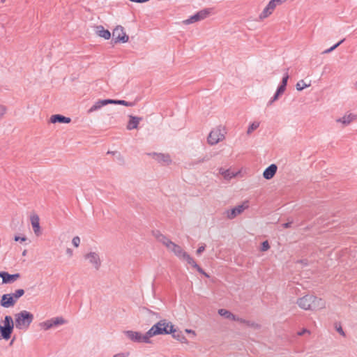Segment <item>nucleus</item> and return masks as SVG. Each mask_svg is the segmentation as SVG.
Wrapping results in <instances>:
<instances>
[{"mask_svg":"<svg viewBox=\"0 0 357 357\" xmlns=\"http://www.w3.org/2000/svg\"><path fill=\"white\" fill-rule=\"evenodd\" d=\"M112 40L115 43H127L129 37L124 31V29L121 26H117L112 32Z\"/></svg>","mask_w":357,"mask_h":357,"instance_id":"1a4fd4ad","label":"nucleus"},{"mask_svg":"<svg viewBox=\"0 0 357 357\" xmlns=\"http://www.w3.org/2000/svg\"><path fill=\"white\" fill-rule=\"evenodd\" d=\"M311 85V82L308 84L305 83L304 80L301 79L298 81L296 85V88L298 91H302L305 88L309 87Z\"/></svg>","mask_w":357,"mask_h":357,"instance_id":"cd10ccee","label":"nucleus"},{"mask_svg":"<svg viewBox=\"0 0 357 357\" xmlns=\"http://www.w3.org/2000/svg\"><path fill=\"white\" fill-rule=\"evenodd\" d=\"M248 207V204H243L241 205H238L230 210H227L225 211V214L227 218L229 220H232L235 218L237 215H240L243 212V211Z\"/></svg>","mask_w":357,"mask_h":357,"instance_id":"9b49d317","label":"nucleus"},{"mask_svg":"<svg viewBox=\"0 0 357 357\" xmlns=\"http://www.w3.org/2000/svg\"><path fill=\"white\" fill-rule=\"evenodd\" d=\"M4 1H5V0H1V2H4Z\"/></svg>","mask_w":357,"mask_h":357,"instance_id":"13d9d810","label":"nucleus"},{"mask_svg":"<svg viewBox=\"0 0 357 357\" xmlns=\"http://www.w3.org/2000/svg\"><path fill=\"white\" fill-rule=\"evenodd\" d=\"M174 332V325L166 319H162L154 324L147 332L146 335L151 337L158 335H167Z\"/></svg>","mask_w":357,"mask_h":357,"instance_id":"7ed1b4c3","label":"nucleus"},{"mask_svg":"<svg viewBox=\"0 0 357 357\" xmlns=\"http://www.w3.org/2000/svg\"><path fill=\"white\" fill-rule=\"evenodd\" d=\"M285 89H286V86L280 84L278 87L276 92H278V94L282 95L284 92Z\"/></svg>","mask_w":357,"mask_h":357,"instance_id":"79ce46f5","label":"nucleus"},{"mask_svg":"<svg viewBox=\"0 0 357 357\" xmlns=\"http://www.w3.org/2000/svg\"><path fill=\"white\" fill-rule=\"evenodd\" d=\"M283 2L284 0H271L259 15V19L262 20L268 17L273 13L276 7L281 5Z\"/></svg>","mask_w":357,"mask_h":357,"instance_id":"6e6552de","label":"nucleus"},{"mask_svg":"<svg viewBox=\"0 0 357 357\" xmlns=\"http://www.w3.org/2000/svg\"><path fill=\"white\" fill-rule=\"evenodd\" d=\"M3 323V326H0V333L3 339L8 340L14 328L13 320L10 316H6Z\"/></svg>","mask_w":357,"mask_h":357,"instance_id":"39448f33","label":"nucleus"},{"mask_svg":"<svg viewBox=\"0 0 357 357\" xmlns=\"http://www.w3.org/2000/svg\"><path fill=\"white\" fill-rule=\"evenodd\" d=\"M95 33L98 36L103 38L105 40H108L111 37V33L107 29H105L101 25L96 26L94 27Z\"/></svg>","mask_w":357,"mask_h":357,"instance_id":"4468645a","label":"nucleus"},{"mask_svg":"<svg viewBox=\"0 0 357 357\" xmlns=\"http://www.w3.org/2000/svg\"><path fill=\"white\" fill-rule=\"evenodd\" d=\"M129 355H130V352H128V351L121 352V353H118L116 354H114L113 356V357H128Z\"/></svg>","mask_w":357,"mask_h":357,"instance_id":"ea45409f","label":"nucleus"},{"mask_svg":"<svg viewBox=\"0 0 357 357\" xmlns=\"http://www.w3.org/2000/svg\"><path fill=\"white\" fill-rule=\"evenodd\" d=\"M211 158V156L208 155H204V157L202 158H199L197 160H195L192 162V164L193 165H197V164H199V163H202V162H207L210 160Z\"/></svg>","mask_w":357,"mask_h":357,"instance_id":"72a5a7b5","label":"nucleus"},{"mask_svg":"<svg viewBox=\"0 0 357 357\" xmlns=\"http://www.w3.org/2000/svg\"><path fill=\"white\" fill-rule=\"evenodd\" d=\"M125 335L127 336L128 338H129L130 340H132L134 342L137 343H147L150 344L151 343V340L149 339V336L146 335V333L144 334H142L140 332L137 331H124Z\"/></svg>","mask_w":357,"mask_h":357,"instance_id":"0eeeda50","label":"nucleus"},{"mask_svg":"<svg viewBox=\"0 0 357 357\" xmlns=\"http://www.w3.org/2000/svg\"><path fill=\"white\" fill-rule=\"evenodd\" d=\"M70 121H71V119L70 118L66 117L61 114H54V115H52L50 118V122L52 123H68Z\"/></svg>","mask_w":357,"mask_h":357,"instance_id":"aec40b11","label":"nucleus"},{"mask_svg":"<svg viewBox=\"0 0 357 357\" xmlns=\"http://www.w3.org/2000/svg\"><path fill=\"white\" fill-rule=\"evenodd\" d=\"M269 248H270V245H269L268 242L267 241H265L261 243L260 250L262 252H265V251H267Z\"/></svg>","mask_w":357,"mask_h":357,"instance_id":"c9c22d12","label":"nucleus"},{"mask_svg":"<svg viewBox=\"0 0 357 357\" xmlns=\"http://www.w3.org/2000/svg\"><path fill=\"white\" fill-rule=\"evenodd\" d=\"M170 334L172 335V337L181 342H184L186 339L185 337L181 334V332H177L176 330L174 328V332L171 333Z\"/></svg>","mask_w":357,"mask_h":357,"instance_id":"c85d7f7f","label":"nucleus"},{"mask_svg":"<svg viewBox=\"0 0 357 357\" xmlns=\"http://www.w3.org/2000/svg\"><path fill=\"white\" fill-rule=\"evenodd\" d=\"M72 243L73 245L77 248L79 245V243H80V238L79 236H75L73 237V240H72Z\"/></svg>","mask_w":357,"mask_h":357,"instance_id":"e433bc0d","label":"nucleus"},{"mask_svg":"<svg viewBox=\"0 0 357 357\" xmlns=\"http://www.w3.org/2000/svg\"><path fill=\"white\" fill-rule=\"evenodd\" d=\"M291 223H292L291 222H287V223H284V224H282V227H283L284 228H289V227H290V226H291Z\"/></svg>","mask_w":357,"mask_h":357,"instance_id":"09e8293b","label":"nucleus"},{"mask_svg":"<svg viewBox=\"0 0 357 357\" xmlns=\"http://www.w3.org/2000/svg\"><path fill=\"white\" fill-rule=\"evenodd\" d=\"M336 331L342 336H345V333L340 325L335 324Z\"/></svg>","mask_w":357,"mask_h":357,"instance_id":"37998d69","label":"nucleus"},{"mask_svg":"<svg viewBox=\"0 0 357 357\" xmlns=\"http://www.w3.org/2000/svg\"><path fill=\"white\" fill-rule=\"evenodd\" d=\"M7 111L4 105H0V119H1Z\"/></svg>","mask_w":357,"mask_h":357,"instance_id":"58836bf2","label":"nucleus"},{"mask_svg":"<svg viewBox=\"0 0 357 357\" xmlns=\"http://www.w3.org/2000/svg\"><path fill=\"white\" fill-rule=\"evenodd\" d=\"M24 294V291L22 289H19L16 290L13 294L11 295L13 296V298L15 300V301L20 298L22 296H23Z\"/></svg>","mask_w":357,"mask_h":357,"instance_id":"2f4dec72","label":"nucleus"},{"mask_svg":"<svg viewBox=\"0 0 357 357\" xmlns=\"http://www.w3.org/2000/svg\"><path fill=\"white\" fill-rule=\"evenodd\" d=\"M205 248H206V245L205 244H202L201 246L199 247V248L196 251V254L197 255H200L204 250H205Z\"/></svg>","mask_w":357,"mask_h":357,"instance_id":"a19ab883","label":"nucleus"},{"mask_svg":"<svg viewBox=\"0 0 357 357\" xmlns=\"http://www.w3.org/2000/svg\"><path fill=\"white\" fill-rule=\"evenodd\" d=\"M31 222L35 234L38 236L41 234L40 227V219L37 215H34L31 218Z\"/></svg>","mask_w":357,"mask_h":357,"instance_id":"dca6fc26","label":"nucleus"},{"mask_svg":"<svg viewBox=\"0 0 357 357\" xmlns=\"http://www.w3.org/2000/svg\"><path fill=\"white\" fill-rule=\"evenodd\" d=\"M0 303L2 307L8 308L15 305V300L11 294H3Z\"/></svg>","mask_w":357,"mask_h":357,"instance_id":"ddd939ff","label":"nucleus"},{"mask_svg":"<svg viewBox=\"0 0 357 357\" xmlns=\"http://www.w3.org/2000/svg\"><path fill=\"white\" fill-rule=\"evenodd\" d=\"M197 271H198V272H199L200 274H202V275H204L206 277H208V278L209 277V275H208L206 273H205V272H204V269L200 268V269H197Z\"/></svg>","mask_w":357,"mask_h":357,"instance_id":"de8ad7c7","label":"nucleus"},{"mask_svg":"<svg viewBox=\"0 0 357 357\" xmlns=\"http://www.w3.org/2000/svg\"><path fill=\"white\" fill-rule=\"evenodd\" d=\"M275 101H276V100L273 97H272L271 99L268 102V106L271 105Z\"/></svg>","mask_w":357,"mask_h":357,"instance_id":"3c124183","label":"nucleus"},{"mask_svg":"<svg viewBox=\"0 0 357 357\" xmlns=\"http://www.w3.org/2000/svg\"><path fill=\"white\" fill-rule=\"evenodd\" d=\"M246 325L250 328H253L255 329H259L260 328V325L257 324V323H255L253 321H246Z\"/></svg>","mask_w":357,"mask_h":357,"instance_id":"f704fd0d","label":"nucleus"},{"mask_svg":"<svg viewBox=\"0 0 357 357\" xmlns=\"http://www.w3.org/2000/svg\"><path fill=\"white\" fill-rule=\"evenodd\" d=\"M109 102H110L109 104L121 105H125V106H127V107H132V106L134 105L133 102H127V101L123 100H112V99H109Z\"/></svg>","mask_w":357,"mask_h":357,"instance_id":"bb28decb","label":"nucleus"},{"mask_svg":"<svg viewBox=\"0 0 357 357\" xmlns=\"http://www.w3.org/2000/svg\"><path fill=\"white\" fill-rule=\"evenodd\" d=\"M84 259L88 263L96 268H98L101 266V259L100 255L97 252H90L84 255Z\"/></svg>","mask_w":357,"mask_h":357,"instance_id":"9d476101","label":"nucleus"},{"mask_svg":"<svg viewBox=\"0 0 357 357\" xmlns=\"http://www.w3.org/2000/svg\"><path fill=\"white\" fill-rule=\"evenodd\" d=\"M142 119L141 117L130 115L129 116V121L128 123L126 128L128 130H131L137 128L138 125H139V122L142 121Z\"/></svg>","mask_w":357,"mask_h":357,"instance_id":"2eb2a0df","label":"nucleus"},{"mask_svg":"<svg viewBox=\"0 0 357 357\" xmlns=\"http://www.w3.org/2000/svg\"><path fill=\"white\" fill-rule=\"evenodd\" d=\"M34 319L33 314L26 310H22L15 314V325L19 330L26 331Z\"/></svg>","mask_w":357,"mask_h":357,"instance_id":"20e7f679","label":"nucleus"},{"mask_svg":"<svg viewBox=\"0 0 357 357\" xmlns=\"http://www.w3.org/2000/svg\"><path fill=\"white\" fill-rule=\"evenodd\" d=\"M259 122H256V121L253 122L248 127V130H247V134L250 135L253 131L257 130L259 128Z\"/></svg>","mask_w":357,"mask_h":357,"instance_id":"c756f323","label":"nucleus"},{"mask_svg":"<svg viewBox=\"0 0 357 357\" xmlns=\"http://www.w3.org/2000/svg\"><path fill=\"white\" fill-rule=\"evenodd\" d=\"M0 277L2 278L3 283H11L19 278L20 275L17 273L10 275L6 272H0Z\"/></svg>","mask_w":357,"mask_h":357,"instance_id":"a211bd4d","label":"nucleus"},{"mask_svg":"<svg viewBox=\"0 0 357 357\" xmlns=\"http://www.w3.org/2000/svg\"><path fill=\"white\" fill-rule=\"evenodd\" d=\"M39 326L41 329H43L44 331H47V330H50L52 328L49 319L46 320L45 321L40 322L39 324Z\"/></svg>","mask_w":357,"mask_h":357,"instance_id":"7c9ffc66","label":"nucleus"},{"mask_svg":"<svg viewBox=\"0 0 357 357\" xmlns=\"http://www.w3.org/2000/svg\"><path fill=\"white\" fill-rule=\"evenodd\" d=\"M110 102H109V99H106V100H99L98 101H97L89 110H88V113L90 114V113H92L96 110H98L100 109L101 107H102L103 106H105L108 104H109Z\"/></svg>","mask_w":357,"mask_h":357,"instance_id":"6ab92c4d","label":"nucleus"},{"mask_svg":"<svg viewBox=\"0 0 357 357\" xmlns=\"http://www.w3.org/2000/svg\"><path fill=\"white\" fill-rule=\"evenodd\" d=\"M287 0H284V2H285Z\"/></svg>","mask_w":357,"mask_h":357,"instance_id":"bf43d9fd","label":"nucleus"},{"mask_svg":"<svg viewBox=\"0 0 357 357\" xmlns=\"http://www.w3.org/2000/svg\"><path fill=\"white\" fill-rule=\"evenodd\" d=\"M303 264H304L305 266H307V265H308V264H307V260H305V261H304Z\"/></svg>","mask_w":357,"mask_h":357,"instance_id":"4d7b16f0","label":"nucleus"},{"mask_svg":"<svg viewBox=\"0 0 357 357\" xmlns=\"http://www.w3.org/2000/svg\"><path fill=\"white\" fill-rule=\"evenodd\" d=\"M156 239L166 247L168 251L172 252L179 259L186 261L192 268H200L195 261L192 257L188 255L180 245L172 242L168 237L159 231L155 235Z\"/></svg>","mask_w":357,"mask_h":357,"instance_id":"f257e3e1","label":"nucleus"},{"mask_svg":"<svg viewBox=\"0 0 357 357\" xmlns=\"http://www.w3.org/2000/svg\"><path fill=\"white\" fill-rule=\"evenodd\" d=\"M146 312L149 314H151V315H153V316H155L156 318H159L160 316L158 313H155V312H152L151 310H149V309H145Z\"/></svg>","mask_w":357,"mask_h":357,"instance_id":"c03bdc74","label":"nucleus"},{"mask_svg":"<svg viewBox=\"0 0 357 357\" xmlns=\"http://www.w3.org/2000/svg\"><path fill=\"white\" fill-rule=\"evenodd\" d=\"M218 171L219 174H221L223 176V178L227 181H229L230 179L236 176V173L231 172L229 169H225L222 167L220 168Z\"/></svg>","mask_w":357,"mask_h":357,"instance_id":"5701e85b","label":"nucleus"},{"mask_svg":"<svg viewBox=\"0 0 357 357\" xmlns=\"http://www.w3.org/2000/svg\"><path fill=\"white\" fill-rule=\"evenodd\" d=\"M51 328H56L61 325L66 324L67 321L62 317H56L49 319Z\"/></svg>","mask_w":357,"mask_h":357,"instance_id":"412c9836","label":"nucleus"},{"mask_svg":"<svg viewBox=\"0 0 357 357\" xmlns=\"http://www.w3.org/2000/svg\"><path fill=\"white\" fill-rule=\"evenodd\" d=\"M289 78V76L287 73V72L284 74V77H282L281 85L287 86L288 79Z\"/></svg>","mask_w":357,"mask_h":357,"instance_id":"4c0bfd02","label":"nucleus"},{"mask_svg":"<svg viewBox=\"0 0 357 357\" xmlns=\"http://www.w3.org/2000/svg\"><path fill=\"white\" fill-rule=\"evenodd\" d=\"M277 169L278 167L276 165H271L264 170L263 173L264 177L267 180L271 179L275 176Z\"/></svg>","mask_w":357,"mask_h":357,"instance_id":"f3484780","label":"nucleus"},{"mask_svg":"<svg viewBox=\"0 0 357 357\" xmlns=\"http://www.w3.org/2000/svg\"><path fill=\"white\" fill-rule=\"evenodd\" d=\"M185 332L188 333H192L195 334V332L193 331H192V330H190V329H186Z\"/></svg>","mask_w":357,"mask_h":357,"instance_id":"5fc2aeb1","label":"nucleus"},{"mask_svg":"<svg viewBox=\"0 0 357 357\" xmlns=\"http://www.w3.org/2000/svg\"><path fill=\"white\" fill-rule=\"evenodd\" d=\"M236 321H239V322H241L242 324H246V321H248L247 320L241 319V318H239V320H236Z\"/></svg>","mask_w":357,"mask_h":357,"instance_id":"603ef678","label":"nucleus"},{"mask_svg":"<svg viewBox=\"0 0 357 357\" xmlns=\"http://www.w3.org/2000/svg\"><path fill=\"white\" fill-rule=\"evenodd\" d=\"M212 8H204L198 11L197 13L199 16L200 21L205 20L210 16L212 12Z\"/></svg>","mask_w":357,"mask_h":357,"instance_id":"393cba45","label":"nucleus"},{"mask_svg":"<svg viewBox=\"0 0 357 357\" xmlns=\"http://www.w3.org/2000/svg\"><path fill=\"white\" fill-rule=\"evenodd\" d=\"M280 95L281 94H278V92H275V93L274 94V96L273 97L277 100L279 98Z\"/></svg>","mask_w":357,"mask_h":357,"instance_id":"864d4df0","label":"nucleus"},{"mask_svg":"<svg viewBox=\"0 0 357 357\" xmlns=\"http://www.w3.org/2000/svg\"><path fill=\"white\" fill-rule=\"evenodd\" d=\"M153 159L157 160L158 162L164 164H169L171 162L170 157L168 154L151 153H149Z\"/></svg>","mask_w":357,"mask_h":357,"instance_id":"f8f14e48","label":"nucleus"},{"mask_svg":"<svg viewBox=\"0 0 357 357\" xmlns=\"http://www.w3.org/2000/svg\"><path fill=\"white\" fill-rule=\"evenodd\" d=\"M218 314L220 316L224 317L225 318L229 319V320H233V321L239 320V317H236V315L232 314L231 312H229V310H225V309H220L218 310Z\"/></svg>","mask_w":357,"mask_h":357,"instance_id":"4be33fe9","label":"nucleus"},{"mask_svg":"<svg viewBox=\"0 0 357 357\" xmlns=\"http://www.w3.org/2000/svg\"><path fill=\"white\" fill-rule=\"evenodd\" d=\"M225 132L220 127L213 129L207 138V142L210 145H215L225 139Z\"/></svg>","mask_w":357,"mask_h":357,"instance_id":"423d86ee","label":"nucleus"},{"mask_svg":"<svg viewBox=\"0 0 357 357\" xmlns=\"http://www.w3.org/2000/svg\"><path fill=\"white\" fill-rule=\"evenodd\" d=\"M275 101H276V100L273 97H272L271 99L268 102V106L271 105Z\"/></svg>","mask_w":357,"mask_h":357,"instance_id":"8fccbe9b","label":"nucleus"},{"mask_svg":"<svg viewBox=\"0 0 357 357\" xmlns=\"http://www.w3.org/2000/svg\"><path fill=\"white\" fill-rule=\"evenodd\" d=\"M296 303L305 310H318L326 307V302L312 294H307L298 298Z\"/></svg>","mask_w":357,"mask_h":357,"instance_id":"f03ea898","label":"nucleus"},{"mask_svg":"<svg viewBox=\"0 0 357 357\" xmlns=\"http://www.w3.org/2000/svg\"><path fill=\"white\" fill-rule=\"evenodd\" d=\"M344 41V39L341 40L337 43L330 47L329 49H327L323 52V54H328L335 50L340 45H341Z\"/></svg>","mask_w":357,"mask_h":357,"instance_id":"473e14b6","label":"nucleus"},{"mask_svg":"<svg viewBox=\"0 0 357 357\" xmlns=\"http://www.w3.org/2000/svg\"><path fill=\"white\" fill-rule=\"evenodd\" d=\"M15 241H26V238L25 237H20V236H15Z\"/></svg>","mask_w":357,"mask_h":357,"instance_id":"49530a36","label":"nucleus"},{"mask_svg":"<svg viewBox=\"0 0 357 357\" xmlns=\"http://www.w3.org/2000/svg\"><path fill=\"white\" fill-rule=\"evenodd\" d=\"M67 252H68L69 255H72L73 251H72L70 249H68V250H67Z\"/></svg>","mask_w":357,"mask_h":357,"instance_id":"6e6d98bb","label":"nucleus"},{"mask_svg":"<svg viewBox=\"0 0 357 357\" xmlns=\"http://www.w3.org/2000/svg\"><path fill=\"white\" fill-rule=\"evenodd\" d=\"M305 333H310V331L307 329H303L301 331L298 333V335L301 336L304 335Z\"/></svg>","mask_w":357,"mask_h":357,"instance_id":"a18cd8bd","label":"nucleus"},{"mask_svg":"<svg viewBox=\"0 0 357 357\" xmlns=\"http://www.w3.org/2000/svg\"><path fill=\"white\" fill-rule=\"evenodd\" d=\"M355 119V116L352 114H349L348 115H344L342 118H339L336 120L338 123H342L344 126L349 125L351 122H352Z\"/></svg>","mask_w":357,"mask_h":357,"instance_id":"b1692460","label":"nucleus"},{"mask_svg":"<svg viewBox=\"0 0 357 357\" xmlns=\"http://www.w3.org/2000/svg\"><path fill=\"white\" fill-rule=\"evenodd\" d=\"M199 21H200V20L199 18V16H198L197 13H196L195 15H192L188 19L183 20L182 22V23L183 24L188 25V24H193V23H195V22H199Z\"/></svg>","mask_w":357,"mask_h":357,"instance_id":"a878e982","label":"nucleus"}]
</instances>
